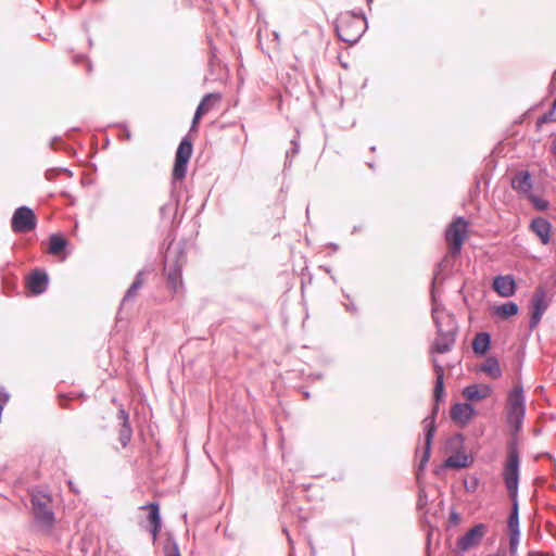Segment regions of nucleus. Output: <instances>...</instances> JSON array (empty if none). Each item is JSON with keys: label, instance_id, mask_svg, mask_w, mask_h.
I'll return each mask as SVG.
<instances>
[{"label": "nucleus", "instance_id": "nucleus-12", "mask_svg": "<svg viewBox=\"0 0 556 556\" xmlns=\"http://www.w3.org/2000/svg\"><path fill=\"white\" fill-rule=\"evenodd\" d=\"M443 263V260L437 263L430 283L431 317L434 324H437V320H441L438 313L445 309L441 302V291L437 287L439 280L443 283L445 279L442 273Z\"/></svg>", "mask_w": 556, "mask_h": 556}, {"label": "nucleus", "instance_id": "nucleus-61", "mask_svg": "<svg viewBox=\"0 0 556 556\" xmlns=\"http://www.w3.org/2000/svg\"><path fill=\"white\" fill-rule=\"evenodd\" d=\"M327 274H331V268L329 266H320Z\"/></svg>", "mask_w": 556, "mask_h": 556}, {"label": "nucleus", "instance_id": "nucleus-5", "mask_svg": "<svg viewBox=\"0 0 556 556\" xmlns=\"http://www.w3.org/2000/svg\"><path fill=\"white\" fill-rule=\"evenodd\" d=\"M446 317L445 324L442 320H437V324H434L437 337L432 343L431 351L439 354H445L453 349L458 332V324L454 314L447 313Z\"/></svg>", "mask_w": 556, "mask_h": 556}, {"label": "nucleus", "instance_id": "nucleus-18", "mask_svg": "<svg viewBox=\"0 0 556 556\" xmlns=\"http://www.w3.org/2000/svg\"><path fill=\"white\" fill-rule=\"evenodd\" d=\"M530 230L539 238L543 245H547L552 241L553 225L545 217H534L530 222Z\"/></svg>", "mask_w": 556, "mask_h": 556}, {"label": "nucleus", "instance_id": "nucleus-1", "mask_svg": "<svg viewBox=\"0 0 556 556\" xmlns=\"http://www.w3.org/2000/svg\"><path fill=\"white\" fill-rule=\"evenodd\" d=\"M526 393L521 382H517L507 393L506 424L510 428V437L506 444V455L503 463V479H520L521 454L519 451V433L522 431L526 417Z\"/></svg>", "mask_w": 556, "mask_h": 556}, {"label": "nucleus", "instance_id": "nucleus-40", "mask_svg": "<svg viewBox=\"0 0 556 556\" xmlns=\"http://www.w3.org/2000/svg\"><path fill=\"white\" fill-rule=\"evenodd\" d=\"M462 521V515L456 510L454 506L451 507L446 528L450 529L453 526H457Z\"/></svg>", "mask_w": 556, "mask_h": 556}, {"label": "nucleus", "instance_id": "nucleus-34", "mask_svg": "<svg viewBox=\"0 0 556 556\" xmlns=\"http://www.w3.org/2000/svg\"><path fill=\"white\" fill-rule=\"evenodd\" d=\"M164 556H181L177 540L172 533H168L163 544Z\"/></svg>", "mask_w": 556, "mask_h": 556}, {"label": "nucleus", "instance_id": "nucleus-17", "mask_svg": "<svg viewBox=\"0 0 556 556\" xmlns=\"http://www.w3.org/2000/svg\"><path fill=\"white\" fill-rule=\"evenodd\" d=\"M492 289L501 298H510L516 294L518 285L511 274L497 275L493 279Z\"/></svg>", "mask_w": 556, "mask_h": 556}, {"label": "nucleus", "instance_id": "nucleus-47", "mask_svg": "<svg viewBox=\"0 0 556 556\" xmlns=\"http://www.w3.org/2000/svg\"><path fill=\"white\" fill-rule=\"evenodd\" d=\"M60 175L56 170V167H51V168H48L46 172H45V178L49 181H52L56 178V176Z\"/></svg>", "mask_w": 556, "mask_h": 556}, {"label": "nucleus", "instance_id": "nucleus-63", "mask_svg": "<svg viewBox=\"0 0 556 556\" xmlns=\"http://www.w3.org/2000/svg\"><path fill=\"white\" fill-rule=\"evenodd\" d=\"M88 46H89V48H91L93 46V40L90 37V35H88Z\"/></svg>", "mask_w": 556, "mask_h": 556}, {"label": "nucleus", "instance_id": "nucleus-53", "mask_svg": "<svg viewBox=\"0 0 556 556\" xmlns=\"http://www.w3.org/2000/svg\"><path fill=\"white\" fill-rule=\"evenodd\" d=\"M211 42V55H210V63H213V60L216 58V47L212 45V39H210Z\"/></svg>", "mask_w": 556, "mask_h": 556}, {"label": "nucleus", "instance_id": "nucleus-62", "mask_svg": "<svg viewBox=\"0 0 556 556\" xmlns=\"http://www.w3.org/2000/svg\"><path fill=\"white\" fill-rule=\"evenodd\" d=\"M341 292H342V294H343V296H344L345 299H348V300H350V299H351V295H350L349 293H346L343 289H341Z\"/></svg>", "mask_w": 556, "mask_h": 556}, {"label": "nucleus", "instance_id": "nucleus-64", "mask_svg": "<svg viewBox=\"0 0 556 556\" xmlns=\"http://www.w3.org/2000/svg\"><path fill=\"white\" fill-rule=\"evenodd\" d=\"M366 164L370 169H375L376 167L374 162H367Z\"/></svg>", "mask_w": 556, "mask_h": 556}, {"label": "nucleus", "instance_id": "nucleus-48", "mask_svg": "<svg viewBox=\"0 0 556 556\" xmlns=\"http://www.w3.org/2000/svg\"><path fill=\"white\" fill-rule=\"evenodd\" d=\"M440 405L441 404H437L435 402L432 401L430 414L427 415L426 417H432L437 421L440 412Z\"/></svg>", "mask_w": 556, "mask_h": 556}, {"label": "nucleus", "instance_id": "nucleus-25", "mask_svg": "<svg viewBox=\"0 0 556 556\" xmlns=\"http://www.w3.org/2000/svg\"><path fill=\"white\" fill-rule=\"evenodd\" d=\"M472 352L478 357L485 356L492 348V336L489 331H480L472 339Z\"/></svg>", "mask_w": 556, "mask_h": 556}, {"label": "nucleus", "instance_id": "nucleus-33", "mask_svg": "<svg viewBox=\"0 0 556 556\" xmlns=\"http://www.w3.org/2000/svg\"><path fill=\"white\" fill-rule=\"evenodd\" d=\"M552 122H556V96L548 111L538 117L535 122V128L536 130H541L544 124Z\"/></svg>", "mask_w": 556, "mask_h": 556}, {"label": "nucleus", "instance_id": "nucleus-41", "mask_svg": "<svg viewBox=\"0 0 556 556\" xmlns=\"http://www.w3.org/2000/svg\"><path fill=\"white\" fill-rule=\"evenodd\" d=\"M422 522L426 525L427 527V534H426V543H427V548H430L431 546V539H432V535H433V532L435 530H438V528L435 526H433L427 518V516H424L422 518Z\"/></svg>", "mask_w": 556, "mask_h": 556}, {"label": "nucleus", "instance_id": "nucleus-7", "mask_svg": "<svg viewBox=\"0 0 556 556\" xmlns=\"http://www.w3.org/2000/svg\"><path fill=\"white\" fill-rule=\"evenodd\" d=\"M424 446L418 464L415 466V477L419 480L424 477L427 465L431 458L432 446L438 431V424L432 417H425L421 421Z\"/></svg>", "mask_w": 556, "mask_h": 556}, {"label": "nucleus", "instance_id": "nucleus-3", "mask_svg": "<svg viewBox=\"0 0 556 556\" xmlns=\"http://www.w3.org/2000/svg\"><path fill=\"white\" fill-rule=\"evenodd\" d=\"M509 501L510 509L506 520V534L508 538L509 556H517L521 539L519 514V484L520 479H503Z\"/></svg>", "mask_w": 556, "mask_h": 556}, {"label": "nucleus", "instance_id": "nucleus-20", "mask_svg": "<svg viewBox=\"0 0 556 556\" xmlns=\"http://www.w3.org/2000/svg\"><path fill=\"white\" fill-rule=\"evenodd\" d=\"M493 393V388L486 383H471L463 388V396L472 404L488 399Z\"/></svg>", "mask_w": 556, "mask_h": 556}, {"label": "nucleus", "instance_id": "nucleus-42", "mask_svg": "<svg viewBox=\"0 0 556 556\" xmlns=\"http://www.w3.org/2000/svg\"><path fill=\"white\" fill-rule=\"evenodd\" d=\"M446 241L451 243V248H450L451 254L454 256H457L460 254L463 245L466 240L455 239V240H446Z\"/></svg>", "mask_w": 556, "mask_h": 556}, {"label": "nucleus", "instance_id": "nucleus-39", "mask_svg": "<svg viewBox=\"0 0 556 556\" xmlns=\"http://www.w3.org/2000/svg\"><path fill=\"white\" fill-rule=\"evenodd\" d=\"M447 470H453L447 457L433 468V475L439 478H444Z\"/></svg>", "mask_w": 556, "mask_h": 556}, {"label": "nucleus", "instance_id": "nucleus-35", "mask_svg": "<svg viewBox=\"0 0 556 556\" xmlns=\"http://www.w3.org/2000/svg\"><path fill=\"white\" fill-rule=\"evenodd\" d=\"M446 399V389L441 378L434 380L432 401L437 404L444 403Z\"/></svg>", "mask_w": 556, "mask_h": 556}, {"label": "nucleus", "instance_id": "nucleus-10", "mask_svg": "<svg viewBox=\"0 0 556 556\" xmlns=\"http://www.w3.org/2000/svg\"><path fill=\"white\" fill-rule=\"evenodd\" d=\"M488 525L478 522L470 529H468L463 535H460L455 544L454 553L457 556L464 555L469 549L480 545L483 538L488 532Z\"/></svg>", "mask_w": 556, "mask_h": 556}, {"label": "nucleus", "instance_id": "nucleus-55", "mask_svg": "<svg viewBox=\"0 0 556 556\" xmlns=\"http://www.w3.org/2000/svg\"><path fill=\"white\" fill-rule=\"evenodd\" d=\"M67 483H68V486H70L72 492H74V493H78L79 492V490L77 489V486L74 484L73 481L68 480Z\"/></svg>", "mask_w": 556, "mask_h": 556}, {"label": "nucleus", "instance_id": "nucleus-9", "mask_svg": "<svg viewBox=\"0 0 556 556\" xmlns=\"http://www.w3.org/2000/svg\"><path fill=\"white\" fill-rule=\"evenodd\" d=\"M50 501V494L40 491L31 494L30 497L35 519L47 529H51L55 522L54 511L48 506Z\"/></svg>", "mask_w": 556, "mask_h": 556}, {"label": "nucleus", "instance_id": "nucleus-56", "mask_svg": "<svg viewBox=\"0 0 556 556\" xmlns=\"http://www.w3.org/2000/svg\"><path fill=\"white\" fill-rule=\"evenodd\" d=\"M327 247L332 249L333 251H338V249H339V245L334 242H328Z\"/></svg>", "mask_w": 556, "mask_h": 556}, {"label": "nucleus", "instance_id": "nucleus-11", "mask_svg": "<svg viewBox=\"0 0 556 556\" xmlns=\"http://www.w3.org/2000/svg\"><path fill=\"white\" fill-rule=\"evenodd\" d=\"M551 300L546 298V290L544 287H538L530 300V319L529 330H534L542 320L543 315L547 311Z\"/></svg>", "mask_w": 556, "mask_h": 556}, {"label": "nucleus", "instance_id": "nucleus-60", "mask_svg": "<svg viewBox=\"0 0 556 556\" xmlns=\"http://www.w3.org/2000/svg\"><path fill=\"white\" fill-rule=\"evenodd\" d=\"M273 36H274V39H275L277 42H279V40H280V35H279V33H278V31H273Z\"/></svg>", "mask_w": 556, "mask_h": 556}, {"label": "nucleus", "instance_id": "nucleus-43", "mask_svg": "<svg viewBox=\"0 0 556 556\" xmlns=\"http://www.w3.org/2000/svg\"><path fill=\"white\" fill-rule=\"evenodd\" d=\"M73 62L75 64H80L83 62H86L87 63V72L90 73L92 71V63L91 61L88 59V56L84 53H79V54H76L73 56Z\"/></svg>", "mask_w": 556, "mask_h": 556}, {"label": "nucleus", "instance_id": "nucleus-15", "mask_svg": "<svg viewBox=\"0 0 556 556\" xmlns=\"http://www.w3.org/2000/svg\"><path fill=\"white\" fill-rule=\"evenodd\" d=\"M451 418L460 427L467 426L478 410L470 402H455L451 407Z\"/></svg>", "mask_w": 556, "mask_h": 556}, {"label": "nucleus", "instance_id": "nucleus-32", "mask_svg": "<svg viewBox=\"0 0 556 556\" xmlns=\"http://www.w3.org/2000/svg\"><path fill=\"white\" fill-rule=\"evenodd\" d=\"M300 130L299 128L295 129V136L290 141V149L286 152V159L283 163V172H287L292 166V160L293 157L300 152Z\"/></svg>", "mask_w": 556, "mask_h": 556}, {"label": "nucleus", "instance_id": "nucleus-16", "mask_svg": "<svg viewBox=\"0 0 556 556\" xmlns=\"http://www.w3.org/2000/svg\"><path fill=\"white\" fill-rule=\"evenodd\" d=\"M222 99V94L219 92H208L203 96L201 101L195 108L191 124H190V132L198 131L200 122L202 117L213 108L214 101H218Z\"/></svg>", "mask_w": 556, "mask_h": 556}, {"label": "nucleus", "instance_id": "nucleus-51", "mask_svg": "<svg viewBox=\"0 0 556 556\" xmlns=\"http://www.w3.org/2000/svg\"><path fill=\"white\" fill-rule=\"evenodd\" d=\"M59 174H65L67 177H73V172L67 167H56Z\"/></svg>", "mask_w": 556, "mask_h": 556}, {"label": "nucleus", "instance_id": "nucleus-37", "mask_svg": "<svg viewBox=\"0 0 556 556\" xmlns=\"http://www.w3.org/2000/svg\"><path fill=\"white\" fill-rule=\"evenodd\" d=\"M421 479H422V477L418 481V479L416 478V482L418 484V500H417L416 507H417V510H419V511L426 509V507L428 505V494H427L425 485L421 484Z\"/></svg>", "mask_w": 556, "mask_h": 556}, {"label": "nucleus", "instance_id": "nucleus-19", "mask_svg": "<svg viewBox=\"0 0 556 556\" xmlns=\"http://www.w3.org/2000/svg\"><path fill=\"white\" fill-rule=\"evenodd\" d=\"M152 271L153 268L151 266H146L136 274L131 285L128 287L121 301L119 309H122L128 302H131L136 299L138 291L143 286L144 276L150 275Z\"/></svg>", "mask_w": 556, "mask_h": 556}, {"label": "nucleus", "instance_id": "nucleus-45", "mask_svg": "<svg viewBox=\"0 0 556 556\" xmlns=\"http://www.w3.org/2000/svg\"><path fill=\"white\" fill-rule=\"evenodd\" d=\"M65 147H66V144L60 136H54L50 141V148L52 150H56V149H61V148H65Z\"/></svg>", "mask_w": 556, "mask_h": 556}, {"label": "nucleus", "instance_id": "nucleus-31", "mask_svg": "<svg viewBox=\"0 0 556 556\" xmlns=\"http://www.w3.org/2000/svg\"><path fill=\"white\" fill-rule=\"evenodd\" d=\"M445 451L454 454L465 451V435L462 432H455L445 441Z\"/></svg>", "mask_w": 556, "mask_h": 556}, {"label": "nucleus", "instance_id": "nucleus-36", "mask_svg": "<svg viewBox=\"0 0 556 556\" xmlns=\"http://www.w3.org/2000/svg\"><path fill=\"white\" fill-rule=\"evenodd\" d=\"M532 205V207L534 210H536L538 212H545L549 208V201L544 199L543 197H540L535 193H530L527 198H526Z\"/></svg>", "mask_w": 556, "mask_h": 556}, {"label": "nucleus", "instance_id": "nucleus-27", "mask_svg": "<svg viewBox=\"0 0 556 556\" xmlns=\"http://www.w3.org/2000/svg\"><path fill=\"white\" fill-rule=\"evenodd\" d=\"M70 245V240L62 232H54L49 236V253L53 255L61 254Z\"/></svg>", "mask_w": 556, "mask_h": 556}, {"label": "nucleus", "instance_id": "nucleus-14", "mask_svg": "<svg viewBox=\"0 0 556 556\" xmlns=\"http://www.w3.org/2000/svg\"><path fill=\"white\" fill-rule=\"evenodd\" d=\"M50 277L45 268H35L26 278V288L33 295H40L48 289Z\"/></svg>", "mask_w": 556, "mask_h": 556}, {"label": "nucleus", "instance_id": "nucleus-2", "mask_svg": "<svg viewBox=\"0 0 556 556\" xmlns=\"http://www.w3.org/2000/svg\"><path fill=\"white\" fill-rule=\"evenodd\" d=\"M333 29L339 40L356 45L368 29V21L362 9L341 12L333 22Z\"/></svg>", "mask_w": 556, "mask_h": 556}, {"label": "nucleus", "instance_id": "nucleus-4", "mask_svg": "<svg viewBox=\"0 0 556 556\" xmlns=\"http://www.w3.org/2000/svg\"><path fill=\"white\" fill-rule=\"evenodd\" d=\"M174 240L175 238L173 237L164 254V271L167 285L177 290L178 286L182 283V269L187 262V241L180 240L174 245Z\"/></svg>", "mask_w": 556, "mask_h": 556}, {"label": "nucleus", "instance_id": "nucleus-54", "mask_svg": "<svg viewBox=\"0 0 556 556\" xmlns=\"http://www.w3.org/2000/svg\"><path fill=\"white\" fill-rule=\"evenodd\" d=\"M60 194H61L62 197H64V198L68 199L72 203H74L75 199H74V197H73L70 192H67V191L63 190V191H61V193H60Z\"/></svg>", "mask_w": 556, "mask_h": 556}, {"label": "nucleus", "instance_id": "nucleus-44", "mask_svg": "<svg viewBox=\"0 0 556 556\" xmlns=\"http://www.w3.org/2000/svg\"><path fill=\"white\" fill-rule=\"evenodd\" d=\"M432 364H433V370L435 374V379L441 378V380L444 381L445 374H444L443 366L438 362L437 358H433Z\"/></svg>", "mask_w": 556, "mask_h": 556}, {"label": "nucleus", "instance_id": "nucleus-49", "mask_svg": "<svg viewBox=\"0 0 556 556\" xmlns=\"http://www.w3.org/2000/svg\"><path fill=\"white\" fill-rule=\"evenodd\" d=\"M116 127L118 128H123L124 130V138L126 140H130L131 139V132L129 130V128L127 127V125L125 123H117L115 124Z\"/></svg>", "mask_w": 556, "mask_h": 556}, {"label": "nucleus", "instance_id": "nucleus-58", "mask_svg": "<svg viewBox=\"0 0 556 556\" xmlns=\"http://www.w3.org/2000/svg\"><path fill=\"white\" fill-rule=\"evenodd\" d=\"M486 556H506V552H497V553H493V554H489Z\"/></svg>", "mask_w": 556, "mask_h": 556}, {"label": "nucleus", "instance_id": "nucleus-30", "mask_svg": "<svg viewBox=\"0 0 556 556\" xmlns=\"http://www.w3.org/2000/svg\"><path fill=\"white\" fill-rule=\"evenodd\" d=\"M480 370L492 379H498L503 375L500 361L495 356H489L480 366Z\"/></svg>", "mask_w": 556, "mask_h": 556}, {"label": "nucleus", "instance_id": "nucleus-21", "mask_svg": "<svg viewBox=\"0 0 556 556\" xmlns=\"http://www.w3.org/2000/svg\"><path fill=\"white\" fill-rule=\"evenodd\" d=\"M511 188L518 193L527 198L533 192V179L529 169H521L516 173L511 180Z\"/></svg>", "mask_w": 556, "mask_h": 556}, {"label": "nucleus", "instance_id": "nucleus-13", "mask_svg": "<svg viewBox=\"0 0 556 556\" xmlns=\"http://www.w3.org/2000/svg\"><path fill=\"white\" fill-rule=\"evenodd\" d=\"M140 510H148L146 516L147 523L142 527L150 533L153 544L156 542L162 530V516L160 503L156 501L148 502L139 507Z\"/></svg>", "mask_w": 556, "mask_h": 556}, {"label": "nucleus", "instance_id": "nucleus-52", "mask_svg": "<svg viewBox=\"0 0 556 556\" xmlns=\"http://www.w3.org/2000/svg\"><path fill=\"white\" fill-rule=\"evenodd\" d=\"M548 89H549V92H554V90L556 89V70L553 73L552 81L548 85Z\"/></svg>", "mask_w": 556, "mask_h": 556}, {"label": "nucleus", "instance_id": "nucleus-24", "mask_svg": "<svg viewBox=\"0 0 556 556\" xmlns=\"http://www.w3.org/2000/svg\"><path fill=\"white\" fill-rule=\"evenodd\" d=\"M172 187L169 200L160 207V217L163 222L168 223L172 227L176 224L179 207V195L175 193Z\"/></svg>", "mask_w": 556, "mask_h": 556}, {"label": "nucleus", "instance_id": "nucleus-59", "mask_svg": "<svg viewBox=\"0 0 556 556\" xmlns=\"http://www.w3.org/2000/svg\"><path fill=\"white\" fill-rule=\"evenodd\" d=\"M302 394H303V397H304L305 400H309V399H311V392H308V391H303V392H302Z\"/></svg>", "mask_w": 556, "mask_h": 556}, {"label": "nucleus", "instance_id": "nucleus-22", "mask_svg": "<svg viewBox=\"0 0 556 556\" xmlns=\"http://www.w3.org/2000/svg\"><path fill=\"white\" fill-rule=\"evenodd\" d=\"M469 222L464 216H455L444 231L445 240L468 239Z\"/></svg>", "mask_w": 556, "mask_h": 556}, {"label": "nucleus", "instance_id": "nucleus-57", "mask_svg": "<svg viewBox=\"0 0 556 556\" xmlns=\"http://www.w3.org/2000/svg\"><path fill=\"white\" fill-rule=\"evenodd\" d=\"M83 29H84V31L86 33V35L88 36V35H89V26H88V23H87V22H84V23H83Z\"/></svg>", "mask_w": 556, "mask_h": 556}, {"label": "nucleus", "instance_id": "nucleus-46", "mask_svg": "<svg viewBox=\"0 0 556 556\" xmlns=\"http://www.w3.org/2000/svg\"><path fill=\"white\" fill-rule=\"evenodd\" d=\"M58 400H59V405L62 408H70V401H71L70 394L61 393L58 395Z\"/></svg>", "mask_w": 556, "mask_h": 556}, {"label": "nucleus", "instance_id": "nucleus-29", "mask_svg": "<svg viewBox=\"0 0 556 556\" xmlns=\"http://www.w3.org/2000/svg\"><path fill=\"white\" fill-rule=\"evenodd\" d=\"M1 281H2V288L3 292L7 295H12L14 293H17L18 288V277L9 269H3L1 274Z\"/></svg>", "mask_w": 556, "mask_h": 556}, {"label": "nucleus", "instance_id": "nucleus-28", "mask_svg": "<svg viewBox=\"0 0 556 556\" xmlns=\"http://www.w3.org/2000/svg\"><path fill=\"white\" fill-rule=\"evenodd\" d=\"M493 312L501 319L508 320L519 314V306L516 302L508 301L500 305H495Z\"/></svg>", "mask_w": 556, "mask_h": 556}, {"label": "nucleus", "instance_id": "nucleus-26", "mask_svg": "<svg viewBox=\"0 0 556 556\" xmlns=\"http://www.w3.org/2000/svg\"><path fill=\"white\" fill-rule=\"evenodd\" d=\"M447 459H448L453 470L458 471V470L470 468L476 462V456L472 453L462 451L459 453H454V454L447 456Z\"/></svg>", "mask_w": 556, "mask_h": 556}, {"label": "nucleus", "instance_id": "nucleus-50", "mask_svg": "<svg viewBox=\"0 0 556 556\" xmlns=\"http://www.w3.org/2000/svg\"><path fill=\"white\" fill-rule=\"evenodd\" d=\"M344 307L348 312L353 313V314H356L358 312L357 306L353 302H350L349 304H344Z\"/></svg>", "mask_w": 556, "mask_h": 556}, {"label": "nucleus", "instance_id": "nucleus-6", "mask_svg": "<svg viewBox=\"0 0 556 556\" xmlns=\"http://www.w3.org/2000/svg\"><path fill=\"white\" fill-rule=\"evenodd\" d=\"M193 153V140L190 131L185 135L175 152L174 165L172 169V186L176 188L177 181H182L188 172V165Z\"/></svg>", "mask_w": 556, "mask_h": 556}, {"label": "nucleus", "instance_id": "nucleus-23", "mask_svg": "<svg viewBox=\"0 0 556 556\" xmlns=\"http://www.w3.org/2000/svg\"><path fill=\"white\" fill-rule=\"evenodd\" d=\"M117 419L121 421L118 429V441L121 445L125 448L131 441L132 427L129 419V413L123 405H121V407L117 410Z\"/></svg>", "mask_w": 556, "mask_h": 556}, {"label": "nucleus", "instance_id": "nucleus-8", "mask_svg": "<svg viewBox=\"0 0 556 556\" xmlns=\"http://www.w3.org/2000/svg\"><path fill=\"white\" fill-rule=\"evenodd\" d=\"M38 218L35 210L28 205L16 207L10 219V227L14 233H27L37 228Z\"/></svg>", "mask_w": 556, "mask_h": 556}, {"label": "nucleus", "instance_id": "nucleus-38", "mask_svg": "<svg viewBox=\"0 0 556 556\" xmlns=\"http://www.w3.org/2000/svg\"><path fill=\"white\" fill-rule=\"evenodd\" d=\"M464 489L467 493L473 494L477 492L480 479L477 475H467L466 478L463 480Z\"/></svg>", "mask_w": 556, "mask_h": 556}]
</instances>
